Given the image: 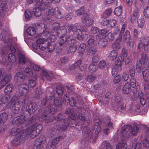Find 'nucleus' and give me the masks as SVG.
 I'll use <instances>...</instances> for the list:
<instances>
[{
	"label": "nucleus",
	"mask_w": 149,
	"mask_h": 149,
	"mask_svg": "<svg viewBox=\"0 0 149 149\" xmlns=\"http://www.w3.org/2000/svg\"><path fill=\"white\" fill-rule=\"evenodd\" d=\"M24 78L23 73L20 72L16 73L14 77V79L16 82L20 83L24 80Z\"/></svg>",
	"instance_id": "nucleus-14"
},
{
	"label": "nucleus",
	"mask_w": 149,
	"mask_h": 149,
	"mask_svg": "<svg viewBox=\"0 0 149 149\" xmlns=\"http://www.w3.org/2000/svg\"><path fill=\"white\" fill-rule=\"evenodd\" d=\"M26 33L27 35L30 36H33L36 33L35 29L32 27H29L26 29Z\"/></svg>",
	"instance_id": "nucleus-27"
},
{
	"label": "nucleus",
	"mask_w": 149,
	"mask_h": 149,
	"mask_svg": "<svg viewBox=\"0 0 149 149\" xmlns=\"http://www.w3.org/2000/svg\"><path fill=\"white\" fill-rule=\"evenodd\" d=\"M84 8L83 7H81L76 12V14L80 15L83 14L84 12Z\"/></svg>",
	"instance_id": "nucleus-54"
},
{
	"label": "nucleus",
	"mask_w": 149,
	"mask_h": 149,
	"mask_svg": "<svg viewBox=\"0 0 149 149\" xmlns=\"http://www.w3.org/2000/svg\"><path fill=\"white\" fill-rule=\"evenodd\" d=\"M130 86L129 83L127 82L122 89V92L125 94H127L130 92Z\"/></svg>",
	"instance_id": "nucleus-19"
},
{
	"label": "nucleus",
	"mask_w": 149,
	"mask_h": 149,
	"mask_svg": "<svg viewBox=\"0 0 149 149\" xmlns=\"http://www.w3.org/2000/svg\"><path fill=\"white\" fill-rule=\"evenodd\" d=\"M125 25L124 24L122 26L121 30L120 31V27L117 26L116 27H115L114 29V33L116 34H118L119 33H123L125 31Z\"/></svg>",
	"instance_id": "nucleus-24"
},
{
	"label": "nucleus",
	"mask_w": 149,
	"mask_h": 149,
	"mask_svg": "<svg viewBox=\"0 0 149 149\" xmlns=\"http://www.w3.org/2000/svg\"><path fill=\"white\" fill-rule=\"evenodd\" d=\"M143 13L145 17L149 19V7L148 6L144 9Z\"/></svg>",
	"instance_id": "nucleus-48"
},
{
	"label": "nucleus",
	"mask_w": 149,
	"mask_h": 149,
	"mask_svg": "<svg viewBox=\"0 0 149 149\" xmlns=\"http://www.w3.org/2000/svg\"><path fill=\"white\" fill-rule=\"evenodd\" d=\"M73 45H71L69 48L68 51L71 52H75L77 49V46L76 45H74L73 44Z\"/></svg>",
	"instance_id": "nucleus-53"
},
{
	"label": "nucleus",
	"mask_w": 149,
	"mask_h": 149,
	"mask_svg": "<svg viewBox=\"0 0 149 149\" xmlns=\"http://www.w3.org/2000/svg\"><path fill=\"white\" fill-rule=\"evenodd\" d=\"M136 68L138 71L140 72L142 70H143V71L148 70H145V68L144 67V63H141V61L139 60L137 61L136 63Z\"/></svg>",
	"instance_id": "nucleus-25"
},
{
	"label": "nucleus",
	"mask_w": 149,
	"mask_h": 149,
	"mask_svg": "<svg viewBox=\"0 0 149 149\" xmlns=\"http://www.w3.org/2000/svg\"><path fill=\"white\" fill-rule=\"evenodd\" d=\"M36 84V78L34 76L30 77L29 80V85L32 87H34Z\"/></svg>",
	"instance_id": "nucleus-31"
},
{
	"label": "nucleus",
	"mask_w": 149,
	"mask_h": 149,
	"mask_svg": "<svg viewBox=\"0 0 149 149\" xmlns=\"http://www.w3.org/2000/svg\"><path fill=\"white\" fill-rule=\"evenodd\" d=\"M42 75L43 77L42 79L43 81L44 79H46L48 80H50L52 79V74L51 72L48 73L47 72L45 71H43L42 72Z\"/></svg>",
	"instance_id": "nucleus-22"
},
{
	"label": "nucleus",
	"mask_w": 149,
	"mask_h": 149,
	"mask_svg": "<svg viewBox=\"0 0 149 149\" xmlns=\"http://www.w3.org/2000/svg\"><path fill=\"white\" fill-rule=\"evenodd\" d=\"M108 32V31L105 29L101 30L99 31V33L96 36L97 39H99L101 38H104L105 37V34Z\"/></svg>",
	"instance_id": "nucleus-21"
},
{
	"label": "nucleus",
	"mask_w": 149,
	"mask_h": 149,
	"mask_svg": "<svg viewBox=\"0 0 149 149\" xmlns=\"http://www.w3.org/2000/svg\"><path fill=\"white\" fill-rule=\"evenodd\" d=\"M54 105L58 107L61 105L63 103V102L61 100V97H57L54 99Z\"/></svg>",
	"instance_id": "nucleus-38"
},
{
	"label": "nucleus",
	"mask_w": 149,
	"mask_h": 149,
	"mask_svg": "<svg viewBox=\"0 0 149 149\" xmlns=\"http://www.w3.org/2000/svg\"><path fill=\"white\" fill-rule=\"evenodd\" d=\"M11 97V95L10 94H2L0 96V98L4 104L8 102Z\"/></svg>",
	"instance_id": "nucleus-20"
},
{
	"label": "nucleus",
	"mask_w": 149,
	"mask_h": 149,
	"mask_svg": "<svg viewBox=\"0 0 149 149\" xmlns=\"http://www.w3.org/2000/svg\"><path fill=\"white\" fill-rule=\"evenodd\" d=\"M104 38L97 39L99 40V43H100L102 47H104L107 45V42Z\"/></svg>",
	"instance_id": "nucleus-50"
},
{
	"label": "nucleus",
	"mask_w": 149,
	"mask_h": 149,
	"mask_svg": "<svg viewBox=\"0 0 149 149\" xmlns=\"http://www.w3.org/2000/svg\"><path fill=\"white\" fill-rule=\"evenodd\" d=\"M124 60L126 64H128L130 61L127 57V51L125 49H122L121 54L118 57V60L116 61L115 63L116 65L118 67L121 66Z\"/></svg>",
	"instance_id": "nucleus-6"
},
{
	"label": "nucleus",
	"mask_w": 149,
	"mask_h": 149,
	"mask_svg": "<svg viewBox=\"0 0 149 149\" xmlns=\"http://www.w3.org/2000/svg\"><path fill=\"white\" fill-rule=\"evenodd\" d=\"M95 76L94 74H91V75H88L87 77V80L89 82L91 83L93 82L95 79Z\"/></svg>",
	"instance_id": "nucleus-47"
},
{
	"label": "nucleus",
	"mask_w": 149,
	"mask_h": 149,
	"mask_svg": "<svg viewBox=\"0 0 149 149\" xmlns=\"http://www.w3.org/2000/svg\"><path fill=\"white\" fill-rule=\"evenodd\" d=\"M130 33L128 31H126L125 32V35L123 37V40H129L130 38Z\"/></svg>",
	"instance_id": "nucleus-51"
},
{
	"label": "nucleus",
	"mask_w": 149,
	"mask_h": 149,
	"mask_svg": "<svg viewBox=\"0 0 149 149\" xmlns=\"http://www.w3.org/2000/svg\"><path fill=\"white\" fill-rule=\"evenodd\" d=\"M98 65L100 69L102 70H105L107 69V70L109 69V67L107 66L105 61L104 60H102L99 62Z\"/></svg>",
	"instance_id": "nucleus-30"
},
{
	"label": "nucleus",
	"mask_w": 149,
	"mask_h": 149,
	"mask_svg": "<svg viewBox=\"0 0 149 149\" xmlns=\"http://www.w3.org/2000/svg\"><path fill=\"white\" fill-rule=\"evenodd\" d=\"M8 59L9 61L12 63L15 62L17 60L16 56L13 53H10L8 54Z\"/></svg>",
	"instance_id": "nucleus-37"
},
{
	"label": "nucleus",
	"mask_w": 149,
	"mask_h": 149,
	"mask_svg": "<svg viewBox=\"0 0 149 149\" xmlns=\"http://www.w3.org/2000/svg\"><path fill=\"white\" fill-rule=\"evenodd\" d=\"M47 10L46 15L44 16L42 19L44 21L47 23L51 22L55 17L60 18L62 17L61 11L58 7L54 8L50 6L47 7Z\"/></svg>",
	"instance_id": "nucleus-2"
},
{
	"label": "nucleus",
	"mask_w": 149,
	"mask_h": 149,
	"mask_svg": "<svg viewBox=\"0 0 149 149\" xmlns=\"http://www.w3.org/2000/svg\"><path fill=\"white\" fill-rule=\"evenodd\" d=\"M35 92L36 93V97L37 98H40L41 97V95L43 93V91L41 88H37L35 90Z\"/></svg>",
	"instance_id": "nucleus-35"
},
{
	"label": "nucleus",
	"mask_w": 149,
	"mask_h": 149,
	"mask_svg": "<svg viewBox=\"0 0 149 149\" xmlns=\"http://www.w3.org/2000/svg\"><path fill=\"white\" fill-rule=\"evenodd\" d=\"M142 74L144 80L143 85V87L145 90L149 89V71L147 70L142 71Z\"/></svg>",
	"instance_id": "nucleus-11"
},
{
	"label": "nucleus",
	"mask_w": 149,
	"mask_h": 149,
	"mask_svg": "<svg viewBox=\"0 0 149 149\" xmlns=\"http://www.w3.org/2000/svg\"><path fill=\"white\" fill-rule=\"evenodd\" d=\"M24 15L25 18L27 19V20L31 18L32 16L31 12L29 10H26Z\"/></svg>",
	"instance_id": "nucleus-42"
},
{
	"label": "nucleus",
	"mask_w": 149,
	"mask_h": 149,
	"mask_svg": "<svg viewBox=\"0 0 149 149\" xmlns=\"http://www.w3.org/2000/svg\"><path fill=\"white\" fill-rule=\"evenodd\" d=\"M14 86L13 84H10L5 88L4 92L6 94H10L13 89Z\"/></svg>",
	"instance_id": "nucleus-32"
},
{
	"label": "nucleus",
	"mask_w": 149,
	"mask_h": 149,
	"mask_svg": "<svg viewBox=\"0 0 149 149\" xmlns=\"http://www.w3.org/2000/svg\"><path fill=\"white\" fill-rule=\"evenodd\" d=\"M8 118V113L4 112L0 114V123H3L7 121Z\"/></svg>",
	"instance_id": "nucleus-23"
},
{
	"label": "nucleus",
	"mask_w": 149,
	"mask_h": 149,
	"mask_svg": "<svg viewBox=\"0 0 149 149\" xmlns=\"http://www.w3.org/2000/svg\"><path fill=\"white\" fill-rule=\"evenodd\" d=\"M25 105L24 101H18L16 95L13 97L11 100L6 104L5 110L10 109L12 107V111L15 113H18L20 111L21 107H24Z\"/></svg>",
	"instance_id": "nucleus-3"
},
{
	"label": "nucleus",
	"mask_w": 149,
	"mask_h": 149,
	"mask_svg": "<svg viewBox=\"0 0 149 149\" xmlns=\"http://www.w3.org/2000/svg\"><path fill=\"white\" fill-rule=\"evenodd\" d=\"M45 137L44 135H42L37 139V141L40 143H42L45 141Z\"/></svg>",
	"instance_id": "nucleus-64"
},
{
	"label": "nucleus",
	"mask_w": 149,
	"mask_h": 149,
	"mask_svg": "<svg viewBox=\"0 0 149 149\" xmlns=\"http://www.w3.org/2000/svg\"><path fill=\"white\" fill-rule=\"evenodd\" d=\"M77 38L78 40H87L88 38V35L86 33L82 36V33L80 29H79L77 30L76 33Z\"/></svg>",
	"instance_id": "nucleus-17"
},
{
	"label": "nucleus",
	"mask_w": 149,
	"mask_h": 149,
	"mask_svg": "<svg viewBox=\"0 0 149 149\" xmlns=\"http://www.w3.org/2000/svg\"><path fill=\"white\" fill-rule=\"evenodd\" d=\"M37 109V106L36 103H28L26 107V110L30 113H34Z\"/></svg>",
	"instance_id": "nucleus-13"
},
{
	"label": "nucleus",
	"mask_w": 149,
	"mask_h": 149,
	"mask_svg": "<svg viewBox=\"0 0 149 149\" xmlns=\"http://www.w3.org/2000/svg\"><path fill=\"white\" fill-rule=\"evenodd\" d=\"M31 67L35 70L38 71L41 69V68L39 65L35 64H31Z\"/></svg>",
	"instance_id": "nucleus-57"
},
{
	"label": "nucleus",
	"mask_w": 149,
	"mask_h": 149,
	"mask_svg": "<svg viewBox=\"0 0 149 149\" xmlns=\"http://www.w3.org/2000/svg\"><path fill=\"white\" fill-rule=\"evenodd\" d=\"M143 146L144 147L147 148H148L149 147V142L147 139H144L143 141Z\"/></svg>",
	"instance_id": "nucleus-62"
},
{
	"label": "nucleus",
	"mask_w": 149,
	"mask_h": 149,
	"mask_svg": "<svg viewBox=\"0 0 149 149\" xmlns=\"http://www.w3.org/2000/svg\"><path fill=\"white\" fill-rule=\"evenodd\" d=\"M52 1L51 0H44L43 3L44 6L43 10L45 9V6L49 7V6L52 3Z\"/></svg>",
	"instance_id": "nucleus-52"
},
{
	"label": "nucleus",
	"mask_w": 149,
	"mask_h": 149,
	"mask_svg": "<svg viewBox=\"0 0 149 149\" xmlns=\"http://www.w3.org/2000/svg\"><path fill=\"white\" fill-rule=\"evenodd\" d=\"M96 50L94 46H91L88 50V53L89 55H93L95 54Z\"/></svg>",
	"instance_id": "nucleus-43"
},
{
	"label": "nucleus",
	"mask_w": 149,
	"mask_h": 149,
	"mask_svg": "<svg viewBox=\"0 0 149 149\" xmlns=\"http://www.w3.org/2000/svg\"><path fill=\"white\" fill-rule=\"evenodd\" d=\"M75 67H78L80 70L83 71L86 70V65L83 61L81 60H78L75 64Z\"/></svg>",
	"instance_id": "nucleus-16"
},
{
	"label": "nucleus",
	"mask_w": 149,
	"mask_h": 149,
	"mask_svg": "<svg viewBox=\"0 0 149 149\" xmlns=\"http://www.w3.org/2000/svg\"><path fill=\"white\" fill-rule=\"evenodd\" d=\"M86 48V45L84 43L81 44L78 49V51L80 55L81 54H82L85 51V50Z\"/></svg>",
	"instance_id": "nucleus-36"
},
{
	"label": "nucleus",
	"mask_w": 149,
	"mask_h": 149,
	"mask_svg": "<svg viewBox=\"0 0 149 149\" xmlns=\"http://www.w3.org/2000/svg\"><path fill=\"white\" fill-rule=\"evenodd\" d=\"M122 13V9L121 7L119 6L116 8L114 11V14L117 16H120Z\"/></svg>",
	"instance_id": "nucleus-40"
},
{
	"label": "nucleus",
	"mask_w": 149,
	"mask_h": 149,
	"mask_svg": "<svg viewBox=\"0 0 149 149\" xmlns=\"http://www.w3.org/2000/svg\"><path fill=\"white\" fill-rule=\"evenodd\" d=\"M44 10H41L39 7H36L33 9L34 15L36 17L40 16L41 14V11Z\"/></svg>",
	"instance_id": "nucleus-34"
},
{
	"label": "nucleus",
	"mask_w": 149,
	"mask_h": 149,
	"mask_svg": "<svg viewBox=\"0 0 149 149\" xmlns=\"http://www.w3.org/2000/svg\"><path fill=\"white\" fill-rule=\"evenodd\" d=\"M69 102L70 105L72 107L75 106L76 104V100L73 97L71 98V100Z\"/></svg>",
	"instance_id": "nucleus-60"
},
{
	"label": "nucleus",
	"mask_w": 149,
	"mask_h": 149,
	"mask_svg": "<svg viewBox=\"0 0 149 149\" xmlns=\"http://www.w3.org/2000/svg\"><path fill=\"white\" fill-rule=\"evenodd\" d=\"M107 22H108V24L110 25V26L111 27H113L116 23V21L114 19L110 20L108 21L107 20Z\"/></svg>",
	"instance_id": "nucleus-56"
},
{
	"label": "nucleus",
	"mask_w": 149,
	"mask_h": 149,
	"mask_svg": "<svg viewBox=\"0 0 149 149\" xmlns=\"http://www.w3.org/2000/svg\"><path fill=\"white\" fill-rule=\"evenodd\" d=\"M121 40V38H118L116 41L115 43L112 44V47L113 49H119L120 48V42Z\"/></svg>",
	"instance_id": "nucleus-28"
},
{
	"label": "nucleus",
	"mask_w": 149,
	"mask_h": 149,
	"mask_svg": "<svg viewBox=\"0 0 149 149\" xmlns=\"http://www.w3.org/2000/svg\"><path fill=\"white\" fill-rule=\"evenodd\" d=\"M138 96L140 99L141 104L142 106L146 104V100L144 98L143 92L141 91L139 92L138 94Z\"/></svg>",
	"instance_id": "nucleus-33"
},
{
	"label": "nucleus",
	"mask_w": 149,
	"mask_h": 149,
	"mask_svg": "<svg viewBox=\"0 0 149 149\" xmlns=\"http://www.w3.org/2000/svg\"><path fill=\"white\" fill-rule=\"evenodd\" d=\"M140 40L141 41V42L139 43L138 46V49H139V50H141V48L144 46V44L143 43V42H145V38L143 37V38H142V39Z\"/></svg>",
	"instance_id": "nucleus-45"
},
{
	"label": "nucleus",
	"mask_w": 149,
	"mask_h": 149,
	"mask_svg": "<svg viewBox=\"0 0 149 149\" xmlns=\"http://www.w3.org/2000/svg\"><path fill=\"white\" fill-rule=\"evenodd\" d=\"M11 78L10 74L3 75L2 70L0 68V90L3 88L9 83Z\"/></svg>",
	"instance_id": "nucleus-7"
},
{
	"label": "nucleus",
	"mask_w": 149,
	"mask_h": 149,
	"mask_svg": "<svg viewBox=\"0 0 149 149\" xmlns=\"http://www.w3.org/2000/svg\"><path fill=\"white\" fill-rule=\"evenodd\" d=\"M31 122V120L28 119V117L24 114L18 116L13 120V124L17 125L24 124L25 125H30Z\"/></svg>",
	"instance_id": "nucleus-5"
},
{
	"label": "nucleus",
	"mask_w": 149,
	"mask_h": 149,
	"mask_svg": "<svg viewBox=\"0 0 149 149\" xmlns=\"http://www.w3.org/2000/svg\"><path fill=\"white\" fill-rule=\"evenodd\" d=\"M118 70L117 67H114L113 68L111 73L113 76H115L118 74Z\"/></svg>",
	"instance_id": "nucleus-59"
},
{
	"label": "nucleus",
	"mask_w": 149,
	"mask_h": 149,
	"mask_svg": "<svg viewBox=\"0 0 149 149\" xmlns=\"http://www.w3.org/2000/svg\"><path fill=\"white\" fill-rule=\"evenodd\" d=\"M136 80L134 79H132L130 80V86L132 88H134L136 86Z\"/></svg>",
	"instance_id": "nucleus-61"
},
{
	"label": "nucleus",
	"mask_w": 149,
	"mask_h": 149,
	"mask_svg": "<svg viewBox=\"0 0 149 149\" xmlns=\"http://www.w3.org/2000/svg\"><path fill=\"white\" fill-rule=\"evenodd\" d=\"M62 139V138L61 136H59L54 139L52 142L50 149H56V145L58 143V141L61 140Z\"/></svg>",
	"instance_id": "nucleus-26"
},
{
	"label": "nucleus",
	"mask_w": 149,
	"mask_h": 149,
	"mask_svg": "<svg viewBox=\"0 0 149 149\" xmlns=\"http://www.w3.org/2000/svg\"><path fill=\"white\" fill-rule=\"evenodd\" d=\"M137 22L138 26L139 27L142 28L143 27L145 22L144 20L139 19L138 20Z\"/></svg>",
	"instance_id": "nucleus-55"
},
{
	"label": "nucleus",
	"mask_w": 149,
	"mask_h": 149,
	"mask_svg": "<svg viewBox=\"0 0 149 149\" xmlns=\"http://www.w3.org/2000/svg\"><path fill=\"white\" fill-rule=\"evenodd\" d=\"M118 55V53L117 51L113 50L110 54L109 57L111 60L113 61L116 59Z\"/></svg>",
	"instance_id": "nucleus-29"
},
{
	"label": "nucleus",
	"mask_w": 149,
	"mask_h": 149,
	"mask_svg": "<svg viewBox=\"0 0 149 149\" xmlns=\"http://www.w3.org/2000/svg\"><path fill=\"white\" fill-rule=\"evenodd\" d=\"M48 42L46 40L43 38H39L36 41V43L40 45H44L45 44H48Z\"/></svg>",
	"instance_id": "nucleus-41"
},
{
	"label": "nucleus",
	"mask_w": 149,
	"mask_h": 149,
	"mask_svg": "<svg viewBox=\"0 0 149 149\" xmlns=\"http://www.w3.org/2000/svg\"><path fill=\"white\" fill-rule=\"evenodd\" d=\"M51 112V107L50 105L47 106L43 114L39 117V120L41 121L45 120L46 122L48 123L52 121L55 118L52 115L51 116L47 117V115Z\"/></svg>",
	"instance_id": "nucleus-8"
},
{
	"label": "nucleus",
	"mask_w": 149,
	"mask_h": 149,
	"mask_svg": "<svg viewBox=\"0 0 149 149\" xmlns=\"http://www.w3.org/2000/svg\"><path fill=\"white\" fill-rule=\"evenodd\" d=\"M129 77L128 72L127 71H125L123 72L122 75V79L123 81H127Z\"/></svg>",
	"instance_id": "nucleus-49"
},
{
	"label": "nucleus",
	"mask_w": 149,
	"mask_h": 149,
	"mask_svg": "<svg viewBox=\"0 0 149 149\" xmlns=\"http://www.w3.org/2000/svg\"><path fill=\"white\" fill-rule=\"evenodd\" d=\"M29 91V86L25 83H22L18 86V91L21 95H26Z\"/></svg>",
	"instance_id": "nucleus-12"
},
{
	"label": "nucleus",
	"mask_w": 149,
	"mask_h": 149,
	"mask_svg": "<svg viewBox=\"0 0 149 149\" xmlns=\"http://www.w3.org/2000/svg\"><path fill=\"white\" fill-rule=\"evenodd\" d=\"M41 125H38L36 128L34 124L31 125L28 127L25 130H22L20 128H12L10 131V134L13 135H16L17 137L24 139L26 137L30 136L31 138L36 137L42 129Z\"/></svg>",
	"instance_id": "nucleus-1"
},
{
	"label": "nucleus",
	"mask_w": 149,
	"mask_h": 149,
	"mask_svg": "<svg viewBox=\"0 0 149 149\" xmlns=\"http://www.w3.org/2000/svg\"><path fill=\"white\" fill-rule=\"evenodd\" d=\"M97 69V67L95 64H92L89 66V70L91 72H95L96 70Z\"/></svg>",
	"instance_id": "nucleus-44"
},
{
	"label": "nucleus",
	"mask_w": 149,
	"mask_h": 149,
	"mask_svg": "<svg viewBox=\"0 0 149 149\" xmlns=\"http://www.w3.org/2000/svg\"><path fill=\"white\" fill-rule=\"evenodd\" d=\"M19 63L20 64H25L28 61V58L25 57V54L21 53L18 54Z\"/></svg>",
	"instance_id": "nucleus-18"
},
{
	"label": "nucleus",
	"mask_w": 149,
	"mask_h": 149,
	"mask_svg": "<svg viewBox=\"0 0 149 149\" xmlns=\"http://www.w3.org/2000/svg\"><path fill=\"white\" fill-rule=\"evenodd\" d=\"M36 5L37 7H39L41 10H43L44 6H43L44 0H36Z\"/></svg>",
	"instance_id": "nucleus-39"
},
{
	"label": "nucleus",
	"mask_w": 149,
	"mask_h": 149,
	"mask_svg": "<svg viewBox=\"0 0 149 149\" xmlns=\"http://www.w3.org/2000/svg\"><path fill=\"white\" fill-rule=\"evenodd\" d=\"M102 145L106 148V149H113L112 146L107 141H104L102 143ZM127 145L125 142H119L117 145L116 149H126Z\"/></svg>",
	"instance_id": "nucleus-9"
},
{
	"label": "nucleus",
	"mask_w": 149,
	"mask_h": 149,
	"mask_svg": "<svg viewBox=\"0 0 149 149\" xmlns=\"http://www.w3.org/2000/svg\"><path fill=\"white\" fill-rule=\"evenodd\" d=\"M99 29L97 27H92L91 29V34L96 33L98 32H99Z\"/></svg>",
	"instance_id": "nucleus-63"
},
{
	"label": "nucleus",
	"mask_w": 149,
	"mask_h": 149,
	"mask_svg": "<svg viewBox=\"0 0 149 149\" xmlns=\"http://www.w3.org/2000/svg\"><path fill=\"white\" fill-rule=\"evenodd\" d=\"M88 15L86 13L84 14L81 18L82 22L84 23L85 25L90 26L93 23V21L91 19L88 18Z\"/></svg>",
	"instance_id": "nucleus-15"
},
{
	"label": "nucleus",
	"mask_w": 149,
	"mask_h": 149,
	"mask_svg": "<svg viewBox=\"0 0 149 149\" xmlns=\"http://www.w3.org/2000/svg\"><path fill=\"white\" fill-rule=\"evenodd\" d=\"M139 131V128L136 125L132 126L131 125L124 126L121 130V132L123 136L129 138L131 135H136Z\"/></svg>",
	"instance_id": "nucleus-4"
},
{
	"label": "nucleus",
	"mask_w": 149,
	"mask_h": 149,
	"mask_svg": "<svg viewBox=\"0 0 149 149\" xmlns=\"http://www.w3.org/2000/svg\"><path fill=\"white\" fill-rule=\"evenodd\" d=\"M76 40L75 37L73 35H71L67 38L65 35H63L59 38V43L60 45H62L67 41L68 42H70L72 44H74L76 42Z\"/></svg>",
	"instance_id": "nucleus-10"
},
{
	"label": "nucleus",
	"mask_w": 149,
	"mask_h": 149,
	"mask_svg": "<svg viewBox=\"0 0 149 149\" xmlns=\"http://www.w3.org/2000/svg\"><path fill=\"white\" fill-rule=\"evenodd\" d=\"M107 37L108 40L111 41H113L114 38L113 34L110 32L108 33Z\"/></svg>",
	"instance_id": "nucleus-58"
},
{
	"label": "nucleus",
	"mask_w": 149,
	"mask_h": 149,
	"mask_svg": "<svg viewBox=\"0 0 149 149\" xmlns=\"http://www.w3.org/2000/svg\"><path fill=\"white\" fill-rule=\"evenodd\" d=\"M68 29L70 31H72L73 32H75V33H76L77 30L78 29H77V26L74 25L68 26Z\"/></svg>",
	"instance_id": "nucleus-46"
}]
</instances>
